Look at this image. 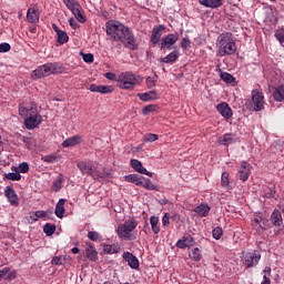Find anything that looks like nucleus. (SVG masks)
<instances>
[{
  "label": "nucleus",
  "instance_id": "obj_1",
  "mask_svg": "<svg viewBox=\"0 0 284 284\" xmlns=\"http://www.w3.org/2000/svg\"><path fill=\"white\" fill-rule=\"evenodd\" d=\"M105 28L108 37H111L113 41H120L128 50H139V40L129 27L121 22L108 21Z\"/></svg>",
  "mask_w": 284,
  "mask_h": 284
},
{
  "label": "nucleus",
  "instance_id": "obj_2",
  "mask_svg": "<svg viewBox=\"0 0 284 284\" xmlns=\"http://www.w3.org/2000/svg\"><path fill=\"white\" fill-rule=\"evenodd\" d=\"M217 54L220 57L232 55L236 52V42L232 33H222L217 37L216 42Z\"/></svg>",
  "mask_w": 284,
  "mask_h": 284
},
{
  "label": "nucleus",
  "instance_id": "obj_3",
  "mask_svg": "<svg viewBox=\"0 0 284 284\" xmlns=\"http://www.w3.org/2000/svg\"><path fill=\"white\" fill-rule=\"evenodd\" d=\"M141 83H143V78L132 71L122 72L118 77V88H121V90H134Z\"/></svg>",
  "mask_w": 284,
  "mask_h": 284
},
{
  "label": "nucleus",
  "instance_id": "obj_4",
  "mask_svg": "<svg viewBox=\"0 0 284 284\" xmlns=\"http://www.w3.org/2000/svg\"><path fill=\"white\" fill-rule=\"evenodd\" d=\"M136 225H139V222L134 219L126 220L123 224H120L116 230L119 239L136 241V233H133V230H136Z\"/></svg>",
  "mask_w": 284,
  "mask_h": 284
},
{
  "label": "nucleus",
  "instance_id": "obj_5",
  "mask_svg": "<svg viewBox=\"0 0 284 284\" xmlns=\"http://www.w3.org/2000/svg\"><path fill=\"white\" fill-rule=\"evenodd\" d=\"M251 99L245 103L246 110L250 112H261L265 110V95L258 90H253L251 93Z\"/></svg>",
  "mask_w": 284,
  "mask_h": 284
},
{
  "label": "nucleus",
  "instance_id": "obj_6",
  "mask_svg": "<svg viewBox=\"0 0 284 284\" xmlns=\"http://www.w3.org/2000/svg\"><path fill=\"white\" fill-rule=\"evenodd\" d=\"M260 261H261V253L256 250L242 253L241 262L247 268L256 267Z\"/></svg>",
  "mask_w": 284,
  "mask_h": 284
},
{
  "label": "nucleus",
  "instance_id": "obj_7",
  "mask_svg": "<svg viewBox=\"0 0 284 284\" xmlns=\"http://www.w3.org/2000/svg\"><path fill=\"white\" fill-rule=\"evenodd\" d=\"M179 41V34L169 33L160 43V50H172V45Z\"/></svg>",
  "mask_w": 284,
  "mask_h": 284
},
{
  "label": "nucleus",
  "instance_id": "obj_8",
  "mask_svg": "<svg viewBox=\"0 0 284 284\" xmlns=\"http://www.w3.org/2000/svg\"><path fill=\"white\" fill-rule=\"evenodd\" d=\"M43 122V118L41 114L30 115L24 120V125L27 130H34V128H39Z\"/></svg>",
  "mask_w": 284,
  "mask_h": 284
},
{
  "label": "nucleus",
  "instance_id": "obj_9",
  "mask_svg": "<svg viewBox=\"0 0 284 284\" xmlns=\"http://www.w3.org/2000/svg\"><path fill=\"white\" fill-rule=\"evenodd\" d=\"M250 174H252V165L247 162H242L239 170V179L245 183L250 179Z\"/></svg>",
  "mask_w": 284,
  "mask_h": 284
},
{
  "label": "nucleus",
  "instance_id": "obj_10",
  "mask_svg": "<svg viewBox=\"0 0 284 284\" xmlns=\"http://www.w3.org/2000/svg\"><path fill=\"white\" fill-rule=\"evenodd\" d=\"M163 30H165V26L160 24L152 30V34L150 41L153 45L161 42V37L163 36Z\"/></svg>",
  "mask_w": 284,
  "mask_h": 284
},
{
  "label": "nucleus",
  "instance_id": "obj_11",
  "mask_svg": "<svg viewBox=\"0 0 284 284\" xmlns=\"http://www.w3.org/2000/svg\"><path fill=\"white\" fill-rule=\"evenodd\" d=\"M122 258L128 263L131 270H139V258L130 252H124Z\"/></svg>",
  "mask_w": 284,
  "mask_h": 284
},
{
  "label": "nucleus",
  "instance_id": "obj_12",
  "mask_svg": "<svg viewBox=\"0 0 284 284\" xmlns=\"http://www.w3.org/2000/svg\"><path fill=\"white\" fill-rule=\"evenodd\" d=\"M216 110L224 119H232V115L234 114L232 112V108H230V104H227V102H222L217 104Z\"/></svg>",
  "mask_w": 284,
  "mask_h": 284
},
{
  "label": "nucleus",
  "instance_id": "obj_13",
  "mask_svg": "<svg viewBox=\"0 0 284 284\" xmlns=\"http://www.w3.org/2000/svg\"><path fill=\"white\" fill-rule=\"evenodd\" d=\"M89 90L91 92H99L100 94H110V93L114 92V88L112 85L91 84L89 87Z\"/></svg>",
  "mask_w": 284,
  "mask_h": 284
},
{
  "label": "nucleus",
  "instance_id": "obj_14",
  "mask_svg": "<svg viewBox=\"0 0 284 284\" xmlns=\"http://www.w3.org/2000/svg\"><path fill=\"white\" fill-rule=\"evenodd\" d=\"M4 196L8 199L11 205H19V197L17 196V192L12 186H7L4 190Z\"/></svg>",
  "mask_w": 284,
  "mask_h": 284
},
{
  "label": "nucleus",
  "instance_id": "obj_15",
  "mask_svg": "<svg viewBox=\"0 0 284 284\" xmlns=\"http://www.w3.org/2000/svg\"><path fill=\"white\" fill-rule=\"evenodd\" d=\"M131 168H133L135 172H139V174H145V176L152 178V172H149L145 168H143V164L139 160H131Z\"/></svg>",
  "mask_w": 284,
  "mask_h": 284
},
{
  "label": "nucleus",
  "instance_id": "obj_16",
  "mask_svg": "<svg viewBox=\"0 0 284 284\" xmlns=\"http://www.w3.org/2000/svg\"><path fill=\"white\" fill-rule=\"evenodd\" d=\"M194 245V237L192 235L183 236L176 242V247L180 250H185V247H192Z\"/></svg>",
  "mask_w": 284,
  "mask_h": 284
},
{
  "label": "nucleus",
  "instance_id": "obj_17",
  "mask_svg": "<svg viewBox=\"0 0 284 284\" xmlns=\"http://www.w3.org/2000/svg\"><path fill=\"white\" fill-rule=\"evenodd\" d=\"M85 255L89 261L97 262L99 260V253L97 252V248H94V244H88V247L85 248Z\"/></svg>",
  "mask_w": 284,
  "mask_h": 284
},
{
  "label": "nucleus",
  "instance_id": "obj_18",
  "mask_svg": "<svg viewBox=\"0 0 284 284\" xmlns=\"http://www.w3.org/2000/svg\"><path fill=\"white\" fill-rule=\"evenodd\" d=\"M79 144H81V135H73L62 142V148H74Z\"/></svg>",
  "mask_w": 284,
  "mask_h": 284
},
{
  "label": "nucleus",
  "instance_id": "obj_19",
  "mask_svg": "<svg viewBox=\"0 0 284 284\" xmlns=\"http://www.w3.org/2000/svg\"><path fill=\"white\" fill-rule=\"evenodd\" d=\"M271 223L275 225V227H281V225H283V215L281 214V211H273L271 214Z\"/></svg>",
  "mask_w": 284,
  "mask_h": 284
},
{
  "label": "nucleus",
  "instance_id": "obj_20",
  "mask_svg": "<svg viewBox=\"0 0 284 284\" xmlns=\"http://www.w3.org/2000/svg\"><path fill=\"white\" fill-rule=\"evenodd\" d=\"M54 214L58 219H63V214H65V199H60L58 201Z\"/></svg>",
  "mask_w": 284,
  "mask_h": 284
},
{
  "label": "nucleus",
  "instance_id": "obj_21",
  "mask_svg": "<svg viewBox=\"0 0 284 284\" xmlns=\"http://www.w3.org/2000/svg\"><path fill=\"white\" fill-rule=\"evenodd\" d=\"M42 70L44 72L45 77H50V74H54L57 73V70L59 69V63L54 62V63H47L41 65Z\"/></svg>",
  "mask_w": 284,
  "mask_h": 284
},
{
  "label": "nucleus",
  "instance_id": "obj_22",
  "mask_svg": "<svg viewBox=\"0 0 284 284\" xmlns=\"http://www.w3.org/2000/svg\"><path fill=\"white\" fill-rule=\"evenodd\" d=\"M69 10L75 17L77 21H79L80 23H85V17H83V13L81 12V4H75Z\"/></svg>",
  "mask_w": 284,
  "mask_h": 284
},
{
  "label": "nucleus",
  "instance_id": "obj_23",
  "mask_svg": "<svg viewBox=\"0 0 284 284\" xmlns=\"http://www.w3.org/2000/svg\"><path fill=\"white\" fill-rule=\"evenodd\" d=\"M201 6H204V8H221L223 6V0H199Z\"/></svg>",
  "mask_w": 284,
  "mask_h": 284
},
{
  "label": "nucleus",
  "instance_id": "obj_24",
  "mask_svg": "<svg viewBox=\"0 0 284 284\" xmlns=\"http://www.w3.org/2000/svg\"><path fill=\"white\" fill-rule=\"evenodd\" d=\"M273 99L277 101V103H283L284 101V84L278 85L273 91Z\"/></svg>",
  "mask_w": 284,
  "mask_h": 284
},
{
  "label": "nucleus",
  "instance_id": "obj_25",
  "mask_svg": "<svg viewBox=\"0 0 284 284\" xmlns=\"http://www.w3.org/2000/svg\"><path fill=\"white\" fill-rule=\"evenodd\" d=\"M179 57H181V53L174 50L171 53H169L166 57L161 58L160 61L161 63H174L176 59H179Z\"/></svg>",
  "mask_w": 284,
  "mask_h": 284
},
{
  "label": "nucleus",
  "instance_id": "obj_26",
  "mask_svg": "<svg viewBox=\"0 0 284 284\" xmlns=\"http://www.w3.org/2000/svg\"><path fill=\"white\" fill-rule=\"evenodd\" d=\"M193 212H195V214H197V216H207L210 214V205L207 204H200L197 205Z\"/></svg>",
  "mask_w": 284,
  "mask_h": 284
},
{
  "label": "nucleus",
  "instance_id": "obj_27",
  "mask_svg": "<svg viewBox=\"0 0 284 284\" xmlns=\"http://www.w3.org/2000/svg\"><path fill=\"white\" fill-rule=\"evenodd\" d=\"M27 19L29 23H39V11L33 8H29L27 12Z\"/></svg>",
  "mask_w": 284,
  "mask_h": 284
},
{
  "label": "nucleus",
  "instance_id": "obj_28",
  "mask_svg": "<svg viewBox=\"0 0 284 284\" xmlns=\"http://www.w3.org/2000/svg\"><path fill=\"white\" fill-rule=\"evenodd\" d=\"M136 97L139 98L140 101H154L156 99V91H149L145 93H138Z\"/></svg>",
  "mask_w": 284,
  "mask_h": 284
},
{
  "label": "nucleus",
  "instance_id": "obj_29",
  "mask_svg": "<svg viewBox=\"0 0 284 284\" xmlns=\"http://www.w3.org/2000/svg\"><path fill=\"white\" fill-rule=\"evenodd\" d=\"M79 170L82 172V174H92V164L90 162H79L78 163Z\"/></svg>",
  "mask_w": 284,
  "mask_h": 284
},
{
  "label": "nucleus",
  "instance_id": "obj_30",
  "mask_svg": "<svg viewBox=\"0 0 284 284\" xmlns=\"http://www.w3.org/2000/svg\"><path fill=\"white\" fill-rule=\"evenodd\" d=\"M217 143L220 145H231V143H234V138H232V133H225L217 139Z\"/></svg>",
  "mask_w": 284,
  "mask_h": 284
},
{
  "label": "nucleus",
  "instance_id": "obj_31",
  "mask_svg": "<svg viewBox=\"0 0 284 284\" xmlns=\"http://www.w3.org/2000/svg\"><path fill=\"white\" fill-rule=\"evenodd\" d=\"M189 256L192 261L199 262L201 258H203V254L201 253V250L199 247H194L191 251H189Z\"/></svg>",
  "mask_w": 284,
  "mask_h": 284
},
{
  "label": "nucleus",
  "instance_id": "obj_32",
  "mask_svg": "<svg viewBox=\"0 0 284 284\" xmlns=\"http://www.w3.org/2000/svg\"><path fill=\"white\" fill-rule=\"evenodd\" d=\"M120 247H119V245H116V244H112V245H110V244H104L103 245V252H104V254H119V252H120Z\"/></svg>",
  "mask_w": 284,
  "mask_h": 284
},
{
  "label": "nucleus",
  "instance_id": "obj_33",
  "mask_svg": "<svg viewBox=\"0 0 284 284\" xmlns=\"http://www.w3.org/2000/svg\"><path fill=\"white\" fill-rule=\"evenodd\" d=\"M124 179L125 181H128V183H134V185L140 186L141 179H143V176L139 174H130V175H126Z\"/></svg>",
  "mask_w": 284,
  "mask_h": 284
},
{
  "label": "nucleus",
  "instance_id": "obj_34",
  "mask_svg": "<svg viewBox=\"0 0 284 284\" xmlns=\"http://www.w3.org/2000/svg\"><path fill=\"white\" fill-rule=\"evenodd\" d=\"M150 223H151L152 232H154L155 234H159V232H161V227L159 226V216L152 215L150 217Z\"/></svg>",
  "mask_w": 284,
  "mask_h": 284
},
{
  "label": "nucleus",
  "instance_id": "obj_35",
  "mask_svg": "<svg viewBox=\"0 0 284 284\" xmlns=\"http://www.w3.org/2000/svg\"><path fill=\"white\" fill-rule=\"evenodd\" d=\"M3 179L7 181H21L20 172L4 173Z\"/></svg>",
  "mask_w": 284,
  "mask_h": 284
},
{
  "label": "nucleus",
  "instance_id": "obj_36",
  "mask_svg": "<svg viewBox=\"0 0 284 284\" xmlns=\"http://www.w3.org/2000/svg\"><path fill=\"white\" fill-rule=\"evenodd\" d=\"M140 187H144L145 190H156V186L152 184V181L149 179H145L142 176L141 182H140Z\"/></svg>",
  "mask_w": 284,
  "mask_h": 284
},
{
  "label": "nucleus",
  "instance_id": "obj_37",
  "mask_svg": "<svg viewBox=\"0 0 284 284\" xmlns=\"http://www.w3.org/2000/svg\"><path fill=\"white\" fill-rule=\"evenodd\" d=\"M90 176H92V179H94L95 181H99V179H105V176H108V173H105V170L99 171L92 169Z\"/></svg>",
  "mask_w": 284,
  "mask_h": 284
},
{
  "label": "nucleus",
  "instance_id": "obj_38",
  "mask_svg": "<svg viewBox=\"0 0 284 284\" xmlns=\"http://www.w3.org/2000/svg\"><path fill=\"white\" fill-rule=\"evenodd\" d=\"M30 112H33V113L37 112V108H34V106L28 108V106H23V105L19 106L20 116H28V114H30Z\"/></svg>",
  "mask_w": 284,
  "mask_h": 284
},
{
  "label": "nucleus",
  "instance_id": "obj_39",
  "mask_svg": "<svg viewBox=\"0 0 284 284\" xmlns=\"http://www.w3.org/2000/svg\"><path fill=\"white\" fill-rule=\"evenodd\" d=\"M58 43H60V45H63L64 43H68V41H70V37H68V33L65 31H60L58 34Z\"/></svg>",
  "mask_w": 284,
  "mask_h": 284
},
{
  "label": "nucleus",
  "instance_id": "obj_40",
  "mask_svg": "<svg viewBox=\"0 0 284 284\" xmlns=\"http://www.w3.org/2000/svg\"><path fill=\"white\" fill-rule=\"evenodd\" d=\"M220 77L224 83H234V81H236V78L229 72H222Z\"/></svg>",
  "mask_w": 284,
  "mask_h": 284
},
{
  "label": "nucleus",
  "instance_id": "obj_41",
  "mask_svg": "<svg viewBox=\"0 0 284 284\" xmlns=\"http://www.w3.org/2000/svg\"><path fill=\"white\" fill-rule=\"evenodd\" d=\"M43 232H44V234H47V236H52V234H54V232H57V226L54 224L47 223L43 226Z\"/></svg>",
  "mask_w": 284,
  "mask_h": 284
},
{
  "label": "nucleus",
  "instance_id": "obj_42",
  "mask_svg": "<svg viewBox=\"0 0 284 284\" xmlns=\"http://www.w3.org/2000/svg\"><path fill=\"white\" fill-rule=\"evenodd\" d=\"M159 80V75L156 73L153 74V77H148L146 78V88L151 89L156 85V81Z\"/></svg>",
  "mask_w": 284,
  "mask_h": 284
},
{
  "label": "nucleus",
  "instance_id": "obj_43",
  "mask_svg": "<svg viewBox=\"0 0 284 284\" xmlns=\"http://www.w3.org/2000/svg\"><path fill=\"white\" fill-rule=\"evenodd\" d=\"M221 183H222V187H226L227 190L230 189V173L229 172L222 173Z\"/></svg>",
  "mask_w": 284,
  "mask_h": 284
},
{
  "label": "nucleus",
  "instance_id": "obj_44",
  "mask_svg": "<svg viewBox=\"0 0 284 284\" xmlns=\"http://www.w3.org/2000/svg\"><path fill=\"white\" fill-rule=\"evenodd\" d=\"M62 183H63V176H58L57 181L53 182L51 190H53V192H59V190H61L62 187Z\"/></svg>",
  "mask_w": 284,
  "mask_h": 284
},
{
  "label": "nucleus",
  "instance_id": "obj_45",
  "mask_svg": "<svg viewBox=\"0 0 284 284\" xmlns=\"http://www.w3.org/2000/svg\"><path fill=\"white\" fill-rule=\"evenodd\" d=\"M88 239L90 240V241H94V242H97V241H102V236H101V234L99 233V232H97V231H90L89 233H88Z\"/></svg>",
  "mask_w": 284,
  "mask_h": 284
},
{
  "label": "nucleus",
  "instance_id": "obj_46",
  "mask_svg": "<svg viewBox=\"0 0 284 284\" xmlns=\"http://www.w3.org/2000/svg\"><path fill=\"white\" fill-rule=\"evenodd\" d=\"M154 141H159V135L154 133H148L144 135L145 143H154Z\"/></svg>",
  "mask_w": 284,
  "mask_h": 284
},
{
  "label": "nucleus",
  "instance_id": "obj_47",
  "mask_svg": "<svg viewBox=\"0 0 284 284\" xmlns=\"http://www.w3.org/2000/svg\"><path fill=\"white\" fill-rule=\"evenodd\" d=\"M263 221V217L261 216H256L254 217V220L252 221V226L254 227V230H263V225H261V222Z\"/></svg>",
  "mask_w": 284,
  "mask_h": 284
},
{
  "label": "nucleus",
  "instance_id": "obj_48",
  "mask_svg": "<svg viewBox=\"0 0 284 284\" xmlns=\"http://www.w3.org/2000/svg\"><path fill=\"white\" fill-rule=\"evenodd\" d=\"M36 216L38 219H50L52 211H36Z\"/></svg>",
  "mask_w": 284,
  "mask_h": 284
},
{
  "label": "nucleus",
  "instance_id": "obj_49",
  "mask_svg": "<svg viewBox=\"0 0 284 284\" xmlns=\"http://www.w3.org/2000/svg\"><path fill=\"white\" fill-rule=\"evenodd\" d=\"M18 169L21 174H28V172H30V164H28V162H22L19 164Z\"/></svg>",
  "mask_w": 284,
  "mask_h": 284
},
{
  "label": "nucleus",
  "instance_id": "obj_50",
  "mask_svg": "<svg viewBox=\"0 0 284 284\" xmlns=\"http://www.w3.org/2000/svg\"><path fill=\"white\" fill-rule=\"evenodd\" d=\"M276 194V190L274 184H270L268 191L265 193L266 199H274V195Z\"/></svg>",
  "mask_w": 284,
  "mask_h": 284
},
{
  "label": "nucleus",
  "instance_id": "obj_51",
  "mask_svg": "<svg viewBox=\"0 0 284 284\" xmlns=\"http://www.w3.org/2000/svg\"><path fill=\"white\" fill-rule=\"evenodd\" d=\"M213 234V239H215L216 241H219V239H221V236H223V229H221L220 226L215 227L212 232Z\"/></svg>",
  "mask_w": 284,
  "mask_h": 284
},
{
  "label": "nucleus",
  "instance_id": "obj_52",
  "mask_svg": "<svg viewBox=\"0 0 284 284\" xmlns=\"http://www.w3.org/2000/svg\"><path fill=\"white\" fill-rule=\"evenodd\" d=\"M154 110H156V106L154 104H149L142 109V113L148 115L150 112H154Z\"/></svg>",
  "mask_w": 284,
  "mask_h": 284
},
{
  "label": "nucleus",
  "instance_id": "obj_53",
  "mask_svg": "<svg viewBox=\"0 0 284 284\" xmlns=\"http://www.w3.org/2000/svg\"><path fill=\"white\" fill-rule=\"evenodd\" d=\"M34 77H37V79H43L45 75L44 71L42 70V67H39L38 69H36L33 71Z\"/></svg>",
  "mask_w": 284,
  "mask_h": 284
},
{
  "label": "nucleus",
  "instance_id": "obj_54",
  "mask_svg": "<svg viewBox=\"0 0 284 284\" xmlns=\"http://www.w3.org/2000/svg\"><path fill=\"white\" fill-rule=\"evenodd\" d=\"M190 45H192V41H190V38H183L181 41V48L183 50H187V48H190Z\"/></svg>",
  "mask_w": 284,
  "mask_h": 284
},
{
  "label": "nucleus",
  "instance_id": "obj_55",
  "mask_svg": "<svg viewBox=\"0 0 284 284\" xmlns=\"http://www.w3.org/2000/svg\"><path fill=\"white\" fill-rule=\"evenodd\" d=\"M10 50H11L10 43L8 42L0 43V53L10 52Z\"/></svg>",
  "mask_w": 284,
  "mask_h": 284
},
{
  "label": "nucleus",
  "instance_id": "obj_56",
  "mask_svg": "<svg viewBox=\"0 0 284 284\" xmlns=\"http://www.w3.org/2000/svg\"><path fill=\"white\" fill-rule=\"evenodd\" d=\"M83 61H84V63H93L94 55L92 53H85V54H83Z\"/></svg>",
  "mask_w": 284,
  "mask_h": 284
},
{
  "label": "nucleus",
  "instance_id": "obj_57",
  "mask_svg": "<svg viewBox=\"0 0 284 284\" xmlns=\"http://www.w3.org/2000/svg\"><path fill=\"white\" fill-rule=\"evenodd\" d=\"M44 163H54L57 161V155H45L42 158Z\"/></svg>",
  "mask_w": 284,
  "mask_h": 284
},
{
  "label": "nucleus",
  "instance_id": "obj_58",
  "mask_svg": "<svg viewBox=\"0 0 284 284\" xmlns=\"http://www.w3.org/2000/svg\"><path fill=\"white\" fill-rule=\"evenodd\" d=\"M162 225L168 227L170 225V213H165L162 217Z\"/></svg>",
  "mask_w": 284,
  "mask_h": 284
},
{
  "label": "nucleus",
  "instance_id": "obj_59",
  "mask_svg": "<svg viewBox=\"0 0 284 284\" xmlns=\"http://www.w3.org/2000/svg\"><path fill=\"white\" fill-rule=\"evenodd\" d=\"M105 79H108L109 81H118L119 82V78L116 77V74L112 73V72H106L104 74Z\"/></svg>",
  "mask_w": 284,
  "mask_h": 284
},
{
  "label": "nucleus",
  "instance_id": "obj_60",
  "mask_svg": "<svg viewBox=\"0 0 284 284\" xmlns=\"http://www.w3.org/2000/svg\"><path fill=\"white\" fill-rule=\"evenodd\" d=\"M63 3L67 6L68 10H71L72 8H74L77 6L74 0H63Z\"/></svg>",
  "mask_w": 284,
  "mask_h": 284
},
{
  "label": "nucleus",
  "instance_id": "obj_61",
  "mask_svg": "<svg viewBox=\"0 0 284 284\" xmlns=\"http://www.w3.org/2000/svg\"><path fill=\"white\" fill-rule=\"evenodd\" d=\"M36 221H39V217L37 216V212H32L29 215V222L30 223H36Z\"/></svg>",
  "mask_w": 284,
  "mask_h": 284
},
{
  "label": "nucleus",
  "instance_id": "obj_62",
  "mask_svg": "<svg viewBox=\"0 0 284 284\" xmlns=\"http://www.w3.org/2000/svg\"><path fill=\"white\" fill-rule=\"evenodd\" d=\"M51 264H52V265H61V257L54 256V257L51 260Z\"/></svg>",
  "mask_w": 284,
  "mask_h": 284
},
{
  "label": "nucleus",
  "instance_id": "obj_63",
  "mask_svg": "<svg viewBox=\"0 0 284 284\" xmlns=\"http://www.w3.org/2000/svg\"><path fill=\"white\" fill-rule=\"evenodd\" d=\"M10 273V268L9 267H4L3 270L0 271V280L3 278V276H6V274Z\"/></svg>",
  "mask_w": 284,
  "mask_h": 284
},
{
  "label": "nucleus",
  "instance_id": "obj_64",
  "mask_svg": "<svg viewBox=\"0 0 284 284\" xmlns=\"http://www.w3.org/2000/svg\"><path fill=\"white\" fill-rule=\"evenodd\" d=\"M69 26H71V28H74V30H77L78 28L77 20H74V18H70Z\"/></svg>",
  "mask_w": 284,
  "mask_h": 284
}]
</instances>
